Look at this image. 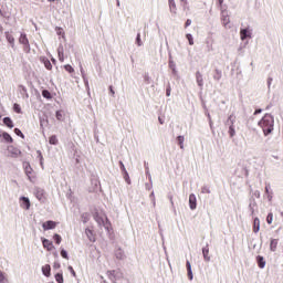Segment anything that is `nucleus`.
I'll list each match as a JSON object with an SVG mask.
<instances>
[{"mask_svg": "<svg viewBox=\"0 0 283 283\" xmlns=\"http://www.w3.org/2000/svg\"><path fill=\"white\" fill-rule=\"evenodd\" d=\"M273 124H274V119H273V116H271V114H265L262 117V119L259 122V126H261V128L263 129V134L265 136H269V134L273 132Z\"/></svg>", "mask_w": 283, "mask_h": 283, "instance_id": "obj_1", "label": "nucleus"}, {"mask_svg": "<svg viewBox=\"0 0 283 283\" xmlns=\"http://www.w3.org/2000/svg\"><path fill=\"white\" fill-rule=\"evenodd\" d=\"M94 220H95V222H97V224L99 227H104V229H106V231H111L112 222H109V219H107V216L98 214V212H96L94 214Z\"/></svg>", "mask_w": 283, "mask_h": 283, "instance_id": "obj_2", "label": "nucleus"}, {"mask_svg": "<svg viewBox=\"0 0 283 283\" xmlns=\"http://www.w3.org/2000/svg\"><path fill=\"white\" fill-rule=\"evenodd\" d=\"M19 43L23 45V52H25V54H30V40H28V35L25 33H21Z\"/></svg>", "mask_w": 283, "mask_h": 283, "instance_id": "obj_3", "label": "nucleus"}, {"mask_svg": "<svg viewBox=\"0 0 283 283\" xmlns=\"http://www.w3.org/2000/svg\"><path fill=\"white\" fill-rule=\"evenodd\" d=\"M20 207L22 209H25V211L30 210L31 203H30V199L28 197H21L20 198Z\"/></svg>", "mask_w": 283, "mask_h": 283, "instance_id": "obj_4", "label": "nucleus"}, {"mask_svg": "<svg viewBox=\"0 0 283 283\" xmlns=\"http://www.w3.org/2000/svg\"><path fill=\"white\" fill-rule=\"evenodd\" d=\"M43 231H50L56 229V221H46L42 224Z\"/></svg>", "mask_w": 283, "mask_h": 283, "instance_id": "obj_5", "label": "nucleus"}, {"mask_svg": "<svg viewBox=\"0 0 283 283\" xmlns=\"http://www.w3.org/2000/svg\"><path fill=\"white\" fill-rule=\"evenodd\" d=\"M85 234H86V238L90 240V242H96V233H94V230L86 228Z\"/></svg>", "mask_w": 283, "mask_h": 283, "instance_id": "obj_6", "label": "nucleus"}, {"mask_svg": "<svg viewBox=\"0 0 283 283\" xmlns=\"http://www.w3.org/2000/svg\"><path fill=\"white\" fill-rule=\"evenodd\" d=\"M42 245L46 251H54V243L48 239H42Z\"/></svg>", "mask_w": 283, "mask_h": 283, "instance_id": "obj_7", "label": "nucleus"}, {"mask_svg": "<svg viewBox=\"0 0 283 283\" xmlns=\"http://www.w3.org/2000/svg\"><path fill=\"white\" fill-rule=\"evenodd\" d=\"M229 120H231V125L229 127V134H230V138H233V136H235V126L233 125V115L229 116Z\"/></svg>", "mask_w": 283, "mask_h": 283, "instance_id": "obj_8", "label": "nucleus"}, {"mask_svg": "<svg viewBox=\"0 0 283 283\" xmlns=\"http://www.w3.org/2000/svg\"><path fill=\"white\" fill-rule=\"evenodd\" d=\"M189 205H190V209L193 211V209H196V207H197L196 195L191 193L189 196Z\"/></svg>", "mask_w": 283, "mask_h": 283, "instance_id": "obj_9", "label": "nucleus"}, {"mask_svg": "<svg viewBox=\"0 0 283 283\" xmlns=\"http://www.w3.org/2000/svg\"><path fill=\"white\" fill-rule=\"evenodd\" d=\"M202 254H203V260L206 262H210L211 261V256H209V245H206L203 249H202Z\"/></svg>", "mask_w": 283, "mask_h": 283, "instance_id": "obj_10", "label": "nucleus"}, {"mask_svg": "<svg viewBox=\"0 0 283 283\" xmlns=\"http://www.w3.org/2000/svg\"><path fill=\"white\" fill-rule=\"evenodd\" d=\"M51 271H52V268L50 266V264H45L42 266V273L43 275H45V277H50Z\"/></svg>", "mask_w": 283, "mask_h": 283, "instance_id": "obj_11", "label": "nucleus"}, {"mask_svg": "<svg viewBox=\"0 0 283 283\" xmlns=\"http://www.w3.org/2000/svg\"><path fill=\"white\" fill-rule=\"evenodd\" d=\"M25 174H27L29 180L32 182V179L34 178V170H32V167L27 166Z\"/></svg>", "mask_w": 283, "mask_h": 283, "instance_id": "obj_12", "label": "nucleus"}, {"mask_svg": "<svg viewBox=\"0 0 283 283\" xmlns=\"http://www.w3.org/2000/svg\"><path fill=\"white\" fill-rule=\"evenodd\" d=\"M240 36H241V41H244L245 39L251 38V33L249 32V30L243 29L240 31Z\"/></svg>", "mask_w": 283, "mask_h": 283, "instance_id": "obj_13", "label": "nucleus"}, {"mask_svg": "<svg viewBox=\"0 0 283 283\" xmlns=\"http://www.w3.org/2000/svg\"><path fill=\"white\" fill-rule=\"evenodd\" d=\"M256 262L259 269H264V266H266V261H264V256H256Z\"/></svg>", "mask_w": 283, "mask_h": 283, "instance_id": "obj_14", "label": "nucleus"}, {"mask_svg": "<svg viewBox=\"0 0 283 283\" xmlns=\"http://www.w3.org/2000/svg\"><path fill=\"white\" fill-rule=\"evenodd\" d=\"M169 9L172 14L178 12V8L176 7V0H169Z\"/></svg>", "mask_w": 283, "mask_h": 283, "instance_id": "obj_15", "label": "nucleus"}, {"mask_svg": "<svg viewBox=\"0 0 283 283\" xmlns=\"http://www.w3.org/2000/svg\"><path fill=\"white\" fill-rule=\"evenodd\" d=\"M186 269L188 271L189 280H193V272L191 271V262H189V261L186 262Z\"/></svg>", "mask_w": 283, "mask_h": 283, "instance_id": "obj_16", "label": "nucleus"}, {"mask_svg": "<svg viewBox=\"0 0 283 283\" xmlns=\"http://www.w3.org/2000/svg\"><path fill=\"white\" fill-rule=\"evenodd\" d=\"M6 39L10 45L14 46V35L10 32H6Z\"/></svg>", "mask_w": 283, "mask_h": 283, "instance_id": "obj_17", "label": "nucleus"}, {"mask_svg": "<svg viewBox=\"0 0 283 283\" xmlns=\"http://www.w3.org/2000/svg\"><path fill=\"white\" fill-rule=\"evenodd\" d=\"M3 124L9 127L10 129H12V127H14V123L12 122V119L10 117H4L3 118Z\"/></svg>", "mask_w": 283, "mask_h": 283, "instance_id": "obj_18", "label": "nucleus"}, {"mask_svg": "<svg viewBox=\"0 0 283 283\" xmlns=\"http://www.w3.org/2000/svg\"><path fill=\"white\" fill-rule=\"evenodd\" d=\"M260 231V219L255 218L253 221V232L258 233Z\"/></svg>", "mask_w": 283, "mask_h": 283, "instance_id": "obj_19", "label": "nucleus"}, {"mask_svg": "<svg viewBox=\"0 0 283 283\" xmlns=\"http://www.w3.org/2000/svg\"><path fill=\"white\" fill-rule=\"evenodd\" d=\"M41 61L44 64V67H46L48 70H52V62H50V60H48L46 57H42Z\"/></svg>", "mask_w": 283, "mask_h": 283, "instance_id": "obj_20", "label": "nucleus"}, {"mask_svg": "<svg viewBox=\"0 0 283 283\" xmlns=\"http://www.w3.org/2000/svg\"><path fill=\"white\" fill-rule=\"evenodd\" d=\"M270 251H277V239H272L271 240Z\"/></svg>", "mask_w": 283, "mask_h": 283, "instance_id": "obj_21", "label": "nucleus"}, {"mask_svg": "<svg viewBox=\"0 0 283 283\" xmlns=\"http://www.w3.org/2000/svg\"><path fill=\"white\" fill-rule=\"evenodd\" d=\"M213 78H214V81H220V78H222V71H220L219 69H216Z\"/></svg>", "mask_w": 283, "mask_h": 283, "instance_id": "obj_22", "label": "nucleus"}, {"mask_svg": "<svg viewBox=\"0 0 283 283\" xmlns=\"http://www.w3.org/2000/svg\"><path fill=\"white\" fill-rule=\"evenodd\" d=\"M177 143H178L180 149H185V136H178Z\"/></svg>", "mask_w": 283, "mask_h": 283, "instance_id": "obj_23", "label": "nucleus"}, {"mask_svg": "<svg viewBox=\"0 0 283 283\" xmlns=\"http://www.w3.org/2000/svg\"><path fill=\"white\" fill-rule=\"evenodd\" d=\"M196 78H197L198 86H199V87H202V85H203V80H202V74H200V72H197Z\"/></svg>", "mask_w": 283, "mask_h": 283, "instance_id": "obj_24", "label": "nucleus"}, {"mask_svg": "<svg viewBox=\"0 0 283 283\" xmlns=\"http://www.w3.org/2000/svg\"><path fill=\"white\" fill-rule=\"evenodd\" d=\"M2 138H3L7 143H14V139H12V136H10V134H8V133H2Z\"/></svg>", "mask_w": 283, "mask_h": 283, "instance_id": "obj_25", "label": "nucleus"}, {"mask_svg": "<svg viewBox=\"0 0 283 283\" xmlns=\"http://www.w3.org/2000/svg\"><path fill=\"white\" fill-rule=\"evenodd\" d=\"M50 145H59V139L56 138V135H53L49 137Z\"/></svg>", "mask_w": 283, "mask_h": 283, "instance_id": "obj_26", "label": "nucleus"}, {"mask_svg": "<svg viewBox=\"0 0 283 283\" xmlns=\"http://www.w3.org/2000/svg\"><path fill=\"white\" fill-rule=\"evenodd\" d=\"M64 70L69 72V74H74V67L70 64L64 65Z\"/></svg>", "mask_w": 283, "mask_h": 283, "instance_id": "obj_27", "label": "nucleus"}, {"mask_svg": "<svg viewBox=\"0 0 283 283\" xmlns=\"http://www.w3.org/2000/svg\"><path fill=\"white\" fill-rule=\"evenodd\" d=\"M55 282H57V283H63L64 282L62 273L55 274Z\"/></svg>", "mask_w": 283, "mask_h": 283, "instance_id": "obj_28", "label": "nucleus"}, {"mask_svg": "<svg viewBox=\"0 0 283 283\" xmlns=\"http://www.w3.org/2000/svg\"><path fill=\"white\" fill-rule=\"evenodd\" d=\"M222 23L224 27H228L229 23H231V20L229 19V15H226L222 18Z\"/></svg>", "mask_w": 283, "mask_h": 283, "instance_id": "obj_29", "label": "nucleus"}, {"mask_svg": "<svg viewBox=\"0 0 283 283\" xmlns=\"http://www.w3.org/2000/svg\"><path fill=\"white\" fill-rule=\"evenodd\" d=\"M82 221L84 223L90 222V213L85 212L82 214Z\"/></svg>", "mask_w": 283, "mask_h": 283, "instance_id": "obj_30", "label": "nucleus"}, {"mask_svg": "<svg viewBox=\"0 0 283 283\" xmlns=\"http://www.w3.org/2000/svg\"><path fill=\"white\" fill-rule=\"evenodd\" d=\"M53 240L55 241V243L61 244L63 239L61 238V234H54Z\"/></svg>", "mask_w": 283, "mask_h": 283, "instance_id": "obj_31", "label": "nucleus"}, {"mask_svg": "<svg viewBox=\"0 0 283 283\" xmlns=\"http://www.w3.org/2000/svg\"><path fill=\"white\" fill-rule=\"evenodd\" d=\"M0 283H8V277H6V274L0 271Z\"/></svg>", "mask_w": 283, "mask_h": 283, "instance_id": "obj_32", "label": "nucleus"}, {"mask_svg": "<svg viewBox=\"0 0 283 283\" xmlns=\"http://www.w3.org/2000/svg\"><path fill=\"white\" fill-rule=\"evenodd\" d=\"M186 39L189 42V45H193V35L191 33L186 34Z\"/></svg>", "mask_w": 283, "mask_h": 283, "instance_id": "obj_33", "label": "nucleus"}, {"mask_svg": "<svg viewBox=\"0 0 283 283\" xmlns=\"http://www.w3.org/2000/svg\"><path fill=\"white\" fill-rule=\"evenodd\" d=\"M268 224H273V212H270L266 217Z\"/></svg>", "mask_w": 283, "mask_h": 283, "instance_id": "obj_34", "label": "nucleus"}, {"mask_svg": "<svg viewBox=\"0 0 283 283\" xmlns=\"http://www.w3.org/2000/svg\"><path fill=\"white\" fill-rule=\"evenodd\" d=\"M13 112H15V114H21V105L19 104L13 105Z\"/></svg>", "mask_w": 283, "mask_h": 283, "instance_id": "obj_35", "label": "nucleus"}, {"mask_svg": "<svg viewBox=\"0 0 283 283\" xmlns=\"http://www.w3.org/2000/svg\"><path fill=\"white\" fill-rule=\"evenodd\" d=\"M14 134H17V136H20L21 138H25V136L23 135V133L19 128H14Z\"/></svg>", "mask_w": 283, "mask_h": 283, "instance_id": "obj_36", "label": "nucleus"}, {"mask_svg": "<svg viewBox=\"0 0 283 283\" xmlns=\"http://www.w3.org/2000/svg\"><path fill=\"white\" fill-rule=\"evenodd\" d=\"M61 256L64 258V260H70V256L67 255V251L61 250Z\"/></svg>", "mask_w": 283, "mask_h": 283, "instance_id": "obj_37", "label": "nucleus"}, {"mask_svg": "<svg viewBox=\"0 0 283 283\" xmlns=\"http://www.w3.org/2000/svg\"><path fill=\"white\" fill-rule=\"evenodd\" d=\"M119 167H120V170L124 171V174H125L126 176H128V175H127V169L125 168V164H123V161H119Z\"/></svg>", "mask_w": 283, "mask_h": 283, "instance_id": "obj_38", "label": "nucleus"}, {"mask_svg": "<svg viewBox=\"0 0 283 283\" xmlns=\"http://www.w3.org/2000/svg\"><path fill=\"white\" fill-rule=\"evenodd\" d=\"M55 116H56V118H57L59 120H63V113H62L61 111H57V112L55 113Z\"/></svg>", "mask_w": 283, "mask_h": 283, "instance_id": "obj_39", "label": "nucleus"}, {"mask_svg": "<svg viewBox=\"0 0 283 283\" xmlns=\"http://www.w3.org/2000/svg\"><path fill=\"white\" fill-rule=\"evenodd\" d=\"M42 96H43L44 98H51V95H50V93H49L48 90H44V91L42 92Z\"/></svg>", "mask_w": 283, "mask_h": 283, "instance_id": "obj_40", "label": "nucleus"}, {"mask_svg": "<svg viewBox=\"0 0 283 283\" xmlns=\"http://www.w3.org/2000/svg\"><path fill=\"white\" fill-rule=\"evenodd\" d=\"M69 271L72 273L73 277H76V272L74 271V268H72V265L69 266Z\"/></svg>", "mask_w": 283, "mask_h": 283, "instance_id": "obj_41", "label": "nucleus"}, {"mask_svg": "<svg viewBox=\"0 0 283 283\" xmlns=\"http://www.w3.org/2000/svg\"><path fill=\"white\" fill-rule=\"evenodd\" d=\"M166 96H171V86H168L166 90Z\"/></svg>", "mask_w": 283, "mask_h": 283, "instance_id": "obj_42", "label": "nucleus"}, {"mask_svg": "<svg viewBox=\"0 0 283 283\" xmlns=\"http://www.w3.org/2000/svg\"><path fill=\"white\" fill-rule=\"evenodd\" d=\"M136 41H137V45H143V43L140 42V33L137 34Z\"/></svg>", "mask_w": 283, "mask_h": 283, "instance_id": "obj_43", "label": "nucleus"}, {"mask_svg": "<svg viewBox=\"0 0 283 283\" xmlns=\"http://www.w3.org/2000/svg\"><path fill=\"white\" fill-rule=\"evenodd\" d=\"M189 25H191V19H188L185 23V28H189Z\"/></svg>", "mask_w": 283, "mask_h": 283, "instance_id": "obj_44", "label": "nucleus"}, {"mask_svg": "<svg viewBox=\"0 0 283 283\" xmlns=\"http://www.w3.org/2000/svg\"><path fill=\"white\" fill-rule=\"evenodd\" d=\"M19 88L22 90V92L28 93V88H25V86L20 85Z\"/></svg>", "mask_w": 283, "mask_h": 283, "instance_id": "obj_45", "label": "nucleus"}, {"mask_svg": "<svg viewBox=\"0 0 283 283\" xmlns=\"http://www.w3.org/2000/svg\"><path fill=\"white\" fill-rule=\"evenodd\" d=\"M258 114H262V109L259 108L254 112V116H258Z\"/></svg>", "mask_w": 283, "mask_h": 283, "instance_id": "obj_46", "label": "nucleus"}, {"mask_svg": "<svg viewBox=\"0 0 283 283\" xmlns=\"http://www.w3.org/2000/svg\"><path fill=\"white\" fill-rule=\"evenodd\" d=\"M109 92H111L112 96H114L115 92H114V87L113 86H109Z\"/></svg>", "mask_w": 283, "mask_h": 283, "instance_id": "obj_47", "label": "nucleus"}, {"mask_svg": "<svg viewBox=\"0 0 283 283\" xmlns=\"http://www.w3.org/2000/svg\"><path fill=\"white\" fill-rule=\"evenodd\" d=\"M146 83H149V75H145Z\"/></svg>", "mask_w": 283, "mask_h": 283, "instance_id": "obj_48", "label": "nucleus"}, {"mask_svg": "<svg viewBox=\"0 0 283 283\" xmlns=\"http://www.w3.org/2000/svg\"><path fill=\"white\" fill-rule=\"evenodd\" d=\"M59 59H60V61H61V63H63V61H65L64 59H63V56H61V54H59Z\"/></svg>", "mask_w": 283, "mask_h": 283, "instance_id": "obj_49", "label": "nucleus"}, {"mask_svg": "<svg viewBox=\"0 0 283 283\" xmlns=\"http://www.w3.org/2000/svg\"><path fill=\"white\" fill-rule=\"evenodd\" d=\"M158 120H159L160 125L165 124V122L160 117L158 118Z\"/></svg>", "mask_w": 283, "mask_h": 283, "instance_id": "obj_50", "label": "nucleus"}, {"mask_svg": "<svg viewBox=\"0 0 283 283\" xmlns=\"http://www.w3.org/2000/svg\"><path fill=\"white\" fill-rule=\"evenodd\" d=\"M222 3H224V0H219V4L222 8Z\"/></svg>", "mask_w": 283, "mask_h": 283, "instance_id": "obj_51", "label": "nucleus"}, {"mask_svg": "<svg viewBox=\"0 0 283 283\" xmlns=\"http://www.w3.org/2000/svg\"><path fill=\"white\" fill-rule=\"evenodd\" d=\"M49 1V3H53L54 1H56V0H48Z\"/></svg>", "mask_w": 283, "mask_h": 283, "instance_id": "obj_52", "label": "nucleus"}, {"mask_svg": "<svg viewBox=\"0 0 283 283\" xmlns=\"http://www.w3.org/2000/svg\"><path fill=\"white\" fill-rule=\"evenodd\" d=\"M265 191H266V193H269V187H265Z\"/></svg>", "mask_w": 283, "mask_h": 283, "instance_id": "obj_53", "label": "nucleus"}, {"mask_svg": "<svg viewBox=\"0 0 283 283\" xmlns=\"http://www.w3.org/2000/svg\"><path fill=\"white\" fill-rule=\"evenodd\" d=\"M202 192L205 193V190H202ZM206 193H210V191H209V190H206Z\"/></svg>", "mask_w": 283, "mask_h": 283, "instance_id": "obj_54", "label": "nucleus"}, {"mask_svg": "<svg viewBox=\"0 0 283 283\" xmlns=\"http://www.w3.org/2000/svg\"><path fill=\"white\" fill-rule=\"evenodd\" d=\"M184 3H187V0H181Z\"/></svg>", "mask_w": 283, "mask_h": 283, "instance_id": "obj_55", "label": "nucleus"}]
</instances>
